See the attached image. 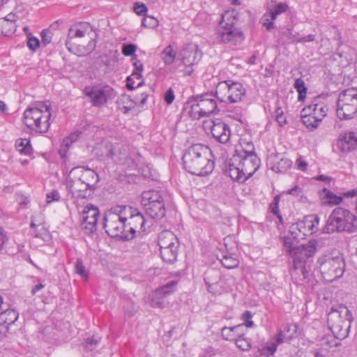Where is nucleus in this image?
<instances>
[{"label": "nucleus", "instance_id": "f257e3e1", "mask_svg": "<svg viewBox=\"0 0 357 357\" xmlns=\"http://www.w3.org/2000/svg\"><path fill=\"white\" fill-rule=\"evenodd\" d=\"M260 160L254 151H237L225 171L233 181L244 182L259 169Z\"/></svg>", "mask_w": 357, "mask_h": 357}, {"label": "nucleus", "instance_id": "f03ea898", "mask_svg": "<svg viewBox=\"0 0 357 357\" xmlns=\"http://www.w3.org/2000/svg\"><path fill=\"white\" fill-rule=\"evenodd\" d=\"M51 105L49 102H38L27 108L24 112V123L31 130L45 133L48 131L50 123Z\"/></svg>", "mask_w": 357, "mask_h": 357}, {"label": "nucleus", "instance_id": "7ed1b4c3", "mask_svg": "<svg viewBox=\"0 0 357 357\" xmlns=\"http://www.w3.org/2000/svg\"><path fill=\"white\" fill-rule=\"evenodd\" d=\"M127 207L126 206H116L108 211L104 216V228L106 233L112 238H119L124 240L132 238L127 231L126 221L127 218Z\"/></svg>", "mask_w": 357, "mask_h": 357}, {"label": "nucleus", "instance_id": "20e7f679", "mask_svg": "<svg viewBox=\"0 0 357 357\" xmlns=\"http://www.w3.org/2000/svg\"><path fill=\"white\" fill-rule=\"evenodd\" d=\"M357 231V217L349 210L342 207H337L330 214L324 232L354 233Z\"/></svg>", "mask_w": 357, "mask_h": 357}, {"label": "nucleus", "instance_id": "39448f33", "mask_svg": "<svg viewBox=\"0 0 357 357\" xmlns=\"http://www.w3.org/2000/svg\"><path fill=\"white\" fill-rule=\"evenodd\" d=\"M237 13L234 10L225 11L217 28L218 40L224 43L236 45L243 40V33L236 26L238 21Z\"/></svg>", "mask_w": 357, "mask_h": 357}, {"label": "nucleus", "instance_id": "423d86ee", "mask_svg": "<svg viewBox=\"0 0 357 357\" xmlns=\"http://www.w3.org/2000/svg\"><path fill=\"white\" fill-rule=\"evenodd\" d=\"M353 317L351 311L346 306H340L338 309L332 308L328 315L327 324L338 340H344L349 335Z\"/></svg>", "mask_w": 357, "mask_h": 357}, {"label": "nucleus", "instance_id": "0eeeda50", "mask_svg": "<svg viewBox=\"0 0 357 357\" xmlns=\"http://www.w3.org/2000/svg\"><path fill=\"white\" fill-rule=\"evenodd\" d=\"M210 85L216 86L217 98L223 102H238L245 97L246 90L240 82L225 80L217 82L215 79L209 81Z\"/></svg>", "mask_w": 357, "mask_h": 357}, {"label": "nucleus", "instance_id": "6e6552de", "mask_svg": "<svg viewBox=\"0 0 357 357\" xmlns=\"http://www.w3.org/2000/svg\"><path fill=\"white\" fill-rule=\"evenodd\" d=\"M319 268L323 278L332 282L342 277L345 262L342 255H326L319 259Z\"/></svg>", "mask_w": 357, "mask_h": 357}, {"label": "nucleus", "instance_id": "1a4fd4ad", "mask_svg": "<svg viewBox=\"0 0 357 357\" xmlns=\"http://www.w3.org/2000/svg\"><path fill=\"white\" fill-rule=\"evenodd\" d=\"M336 112L340 119L349 120L357 116V89L349 88L339 94Z\"/></svg>", "mask_w": 357, "mask_h": 357}, {"label": "nucleus", "instance_id": "9d476101", "mask_svg": "<svg viewBox=\"0 0 357 357\" xmlns=\"http://www.w3.org/2000/svg\"><path fill=\"white\" fill-rule=\"evenodd\" d=\"M158 241L162 260L168 264L175 262L180 245L177 236L169 230H164L159 234Z\"/></svg>", "mask_w": 357, "mask_h": 357}, {"label": "nucleus", "instance_id": "9b49d317", "mask_svg": "<svg viewBox=\"0 0 357 357\" xmlns=\"http://www.w3.org/2000/svg\"><path fill=\"white\" fill-rule=\"evenodd\" d=\"M317 251V241H310L306 244L298 245L294 248L289 255L292 259L293 268L294 270L301 269L302 274L305 278L306 266L310 262V259L314 255Z\"/></svg>", "mask_w": 357, "mask_h": 357}, {"label": "nucleus", "instance_id": "f8f14e48", "mask_svg": "<svg viewBox=\"0 0 357 357\" xmlns=\"http://www.w3.org/2000/svg\"><path fill=\"white\" fill-rule=\"evenodd\" d=\"M319 220L317 215L305 216L290 227L289 233L294 238H303V236L312 234L318 231Z\"/></svg>", "mask_w": 357, "mask_h": 357}, {"label": "nucleus", "instance_id": "ddd939ff", "mask_svg": "<svg viewBox=\"0 0 357 357\" xmlns=\"http://www.w3.org/2000/svg\"><path fill=\"white\" fill-rule=\"evenodd\" d=\"M84 93L89 98L92 105L97 107H102L115 96L114 89L109 86H86Z\"/></svg>", "mask_w": 357, "mask_h": 357}, {"label": "nucleus", "instance_id": "4468645a", "mask_svg": "<svg viewBox=\"0 0 357 357\" xmlns=\"http://www.w3.org/2000/svg\"><path fill=\"white\" fill-rule=\"evenodd\" d=\"M202 128L208 132L210 130L212 136L216 141L222 144L229 142L231 135V130L227 124L222 121L217 123L204 121L202 122Z\"/></svg>", "mask_w": 357, "mask_h": 357}, {"label": "nucleus", "instance_id": "2eb2a0df", "mask_svg": "<svg viewBox=\"0 0 357 357\" xmlns=\"http://www.w3.org/2000/svg\"><path fill=\"white\" fill-rule=\"evenodd\" d=\"M292 331V326L287 324L280 329L278 333L273 337L272 341L267 342L266 344L263 347L264 352H266L267 355H273L277 350L278 346L282 343L288 342L294 337V333L295 329Z\"/></svg>", "mask_w": 357, "mask_h": 357}, {"label": "nucleus", "instance_id": "dca6fc26", "mask_svg": "<svg viewBox=\"0 0 357 357\" xmlns=\"http://www.w3.org/2000/svg\"><path fill=\"white\" fill-rule=\"evenodd\" d=\"M199 144H195L190 147L188 152L183 157L185 169L190 174L201 176Z\"/></svg>", "mask_w": 357, "mask_h": 357}, {"label": "nucleus", "instance_id": "f3484780", "mask_svg": "<svg viewBox=\"0 0 357 357\" xmlns=\"http://www.w3.org/2000/svg\"><path fill=\"white\" fill-rule=\"evenodd\" d=\"M30 233L36 243H45L50 240V232L45 226L42 214L33 215L30 225Z\"/></svg>", "mask_w": 357, "mask_h": 357}, {"label": "nucleus", "instance_id": "a211bd4d", "mask_svg": "<svg viewBox=\"0 0 357 357\" xmlns=\"http://www.w3.org/2000/svg\"><path fill=\"white\" fill-rule=\"evenodd\" d=\"M70 176H75L93 191L96 189L97 183L99 181V176L94 170L84 167L73 168L70 171Z\"/></svg>", "mask_w": 357, "mask_h": 357}, {"label": "nucleus", "instance_id": "6ab92c4d", "mask_svg": "<svg viewBox=\"0 0 357 357\" xmlns=\"http://www.w3.org/2000/svg\"><path fill=\"white\" fill-rule=\"evenodd\" d=\"M127 212L130 213L129 222L127 225L128 234L132 235L133 238L136 232H146V224L147 221L142 213L132 207H127Z\"/></svg>", "mask_w": 357, "mask_h": 357}, {"label": "nucleus", "instance_id": "aec40b11", "mask_svg": "<svg viewBox=\"0 0 357 357\" xmlns=\"http://www.w3.org/2000/svg\"><path fill=\"white\" fill-rule=\"evenodd\" d=\"M66 188L73 198L85 199L93 192L75 176H70V173L66 178Z\"/></svg>", "mask_w": 357, "mask_h": 357}, {"label": "nucleus", "instance_id": "412c9836", "mask_svg": "<svg viewBox=\"0 0 357 357\" xmlns=\"http://www.w3.org/2000/svg\"><path fill=\"white\" fill-rule=\"evenodd\" d=\"M99 216L98 208L92 205L84 207L82 214L81 226L86 234L93 232L96 229V224Z\"/></svg>", "mask_w": 357, "mask_h": 357}, {"label": "nucleus", "instance_id": "4be33fe9", "mask_svg": "<svg viewBox=\"0 0 357 357\" xmlns=\"http://www.w3.org/2000/svg\"><path fill=\"white\" fill-rule=\"evenodd\" d=\"M337 147L342 153H348L357 149V132L348 131L340 135Z\"/></svg>", "mask_w": 357, "mask_h": 357}, {"label": "nucleus", "instance_id": "5701e85b", "mask_svg": "<svg viewBox=\"0 0 357 357\" xmlns=\"http://www.w3.org/2000/svg\"><path fill=\"white\" fill-rule=\"evenodd\" d=\"M177 283L176 280H171L166 284L157 289L152 295V305L158 307L161 306L162 299L175 290Z\"/></svg>", "mask_w": 357, "mask_h": 357}, {"label": "nucleus", "instance_id": "b1692460", "mask_svg": "<svg viewBox=\"0 0 357 357\" xmlns=\"http://www.w3.org/2000/svg\"><path fill=\"white\" fill-rule=\"evenodd\" d=\"M204 278L205 284L207 290L213 295L220 294V285L218 283L219 273L215 270H208L205 273Z\"/></svg>", "mask_w": 357, "mask_h": 357}, {"label": "nucleus", "instance_id": "393cba45", "mask_svg": "<svg viewBox=\"0 0 357 357\" xmlns=\"http://www.w3.org/2000/svg\"><path fill=\"white\" fill-rule=\"evenodd\" d=\"M304 112L312 113L318 121H322L328 112V107L324 102L314 100L312 104L304 107Z\"/></svg>", "mask_w": 357, "mask_h": 357}, {"label": "nucleus", "instance_id": "a878e982", "mask_svg": "<svg viewBox=\"0 0 357 357\" xmlns=\"http://www.w3.org/2000/svg\"><path fill=\"white\" fill-rule=\"evenodd\" d=\"M146 214L153 219L160 220L166 213V208L164 202H158L153 204L144 206Z\"/></svg>", "mask_w": 357, "mask_h": 357}, {"label": "nucleus", "instance_id": "bb28decb", "mask_svg": "<svg viewBox=\"0 0 357 357\" xmlns=\"http://www.w3.org/2000/svg\"><path fill=\"white\" fill-rule=\"evenodd\" d=\"M202 154L204 155L206 162L202 167V176H204L213 172L215 168V158L208 146H204L202 145Z\"/></svg>", "mask_w": 357, "mask_h": 357}, {"label": "nucleus", "instance_id": "cd10ccee", "mask_svg": "<svg viewBox=\"0 0 357 357\" xmlns=\"http://www.w3.org/2000/svg\"><path fill=\"white\" fill-rule=\"evenodd\" d=\"M18 319V313L14 310H7L0 314V325L5 326L9 333L10 327Z\"/></svg>", "mask_w": 357, "mask_h": 357}, {"label": "nucleus", "instance_id": "c85d7f7f", "mask_svg": "<svg viewBox=\"0 0 357 357\" xmlns=\"http://www.w3.org/2000/svg\"><path fill=\"white\" fill-rule=\"evenodd\" d=\"M159 202H164L163 198L159 191L149 190L143 192L142 194L141 203L143 206L153 204Z\"/></svg>", "mask_w": 357, "mask_h": 357}, {"label": "nucleus", "instance_id": "c756f323", "mask_svg": "<svg viewBox=\"0 0 357 357\" xmlns=\"http://www.w3.org/2000/svg\"><path fill=\"white\" fill-rule=\"evenodd\" d=\"M301 116L303 123L310 129L317 128L321 122V121H318L314 116L312 115V113L304 112V108L301 112Z\"/></svg>", "mask_w": 357, "mask_h": 357}, {"label": "nucleus", "instance_id": "7c9ffc66", "mask_svg": "<svg viewBox=\"0 0 357 357\" xmlns=\"http://www.w3.org/2000/svg\"><path fill=\"white\" fill-rule=\"evenodd\" d=\"M85 30L77 29L76 27H70L66 41V46L70 52L73 51L71 40L74 38H82L85 36Z\"/></svg>", "mask_w": 357, "mask_h": 357}, {"label": "nucleus", "instance_id": "2f4dec72", "mask_svg": "<svg viewBox=\"0 0 357 357\" xmlns=\"http://www.w3.org/2000/svg\"><path fill=\"white\" fill-rule=\"evenodd\" d=\"M218 111V105L215 99H204L202 94V116L209 115Z\"/></svg>", "mask_w": 357, "mask_h": 357}, {"label": "nucleus", "instance_id": "473e14b6", "mask_svg": "<svg viewBox=\"0 0 357 357\" xmlns=\"http://www.w3.org/2000/svg\"><path fill=\"white\" fill-rule=\"evenodd\" d=\"M176 52L171 45L167 46L161 53L162 61L166 65L172 64L176 57Z\"/></svg>", "mask_w": 357, "mask_h": 357}, {"label": "nucleus", "instance_id": "72a5a7b5", "mask_svg": "<svg viewBox=\"0 0 357 357\" xmlns=\"http://www.w3.org/2000/svg\"><path fill=\"white\" fill-rule=\"evenodd\" d=\"M189 105L188 114L193 119L199 120L201 118V106L197 100H192L188 102Z\"/></svg>", "mask_w": 357, "mask_h": 357}, {"label": "nucleus", "instance_id": "f704fd0d", "mask_svg": "<svg viewBox=\"0 0 357 357\" xmlns=\"http://www.w3.org/2000/svg\"><path fill=\"white\" fill-rule=\"evenodd\" d=\"M220 260L222 265L227 269L235 268L239 264L238 260L229 254L223 255Z\"/></svg>", "mask_w": 357, "mask_h": 357}, {"label": "nucleus", "instance_id": "c9c22d12", "mask_svg": "<svg viewBox=\"0 0 357 357\" xmlns=\"http://www.w3.org/2000/svg\"><path fill=\"white\" fill-rule=\"evenodd\" d=\"M16 148L20 153L25 155L30 154L32 150L30 141L27 139L17 140L16 142Z\"/></svg>", "mask_w": 357, "mask_h": 357}, {"label": "nucleus", "instance_id": "e433bc0d", "mask_svg": "<svg viewBox=\"0 0 357 357\" xmlns=\"http://www.w3.org/2000/svg\"><path fill=\"white\" fill-rule=\"evenodd\" d=\"M294 88L298 93V100L299 101H303L305 99L307 93V88L305 86L304 80L301 78L296 79L294 82Z\"/></svg>", "mask_w": 357, "mask_h": 357}, {"label": "nucleus", "instance_id": "4c0bfd02", "mask_svg": "<svg viewBox=\"0 0 357 357\" xmlns=\"http://www.w3.org/2000/svg\"><path fill=\"white\" fill-rule=\"evenodd\" d=\"M298 238H294L291 236V233H290L289 236H284L283 238V245H284L286 252L289 254V255H290L291 252L294 248H296V247L298 245H297V242H296V240H298Z\"/></svg>", "mask_w": 357, "mask_h": 357}, {"label": "nucleus", "instance_id": "58836bf2", "mask_svg": "<svg viewBox=\"0 0 357 357\" xmlns=\"http://www.w3.org/2000/svg\"><path fill=\"white\" fill-rule=\"evenodd\" d=\"M117 103L119 107H123L124 109V113L128 112L131 108H133L135 105L130 96L127 95L121 96V97L118 100Z\"/></svg>", "mask_w": 357, "mask_h": 357}, {"label": "nucleus", "instance_id": "ea45409f", "mask_svg": "<svg viewBox=\"0 0 357 357\" xmlns=\"http://www.w3.org/2000/svg\"><path fill=\"white\" fill-rule=\"evenodd\" d=\"M323 192L325 193V197L328 199V202L330 204L337 205L341 203L342 200V196L336 195L326 188H324Z\"/></svg>", "mask_w": 357, "mask_h": 357}, {"label": "nucleus", "instance_id": "a19ab883", "mask_svg": "<svg viewBox=\"0 0 357 357\" xmlns=\"http://www.w3.org/2000/svg\"><path fill=\"white\" fill-rule=\"evenodd\" d=\"M241 326V325H238L234 327H224L222 328L221 331L222 336L227 340H231L234 339V333Z\"/></svg>", "mask_w": 357, "mask_h": 357}, {"label": "nucleus", "instance_id": "79ce46f5", "mask_svg": "<svg viewBox=\"0 0 357 357\" xmlns=\"http://www.w3.org/2000/svg\"><path fill=\"white\" fill-rule=\"evenodd\" d=\"M75 273L79 275L82 278H88V272L84 265L83 260L81 258H77L75 264Z\"/></svg>", "mask_w": 357, "mask_h": 357}, {"label": "nucleus", "instance_id": "37998d69", "mask_svg": "<svg viewBox=\"0 0 357 357\" xmlns=\"http://www.w3.org/2000/svg\"><path fill=\"white\" fill-rule=\"evenodd\" d=\"M288 6L284 3H280L269 12L271 20L276 19L277 16L287 10Z\"/></svg>", "mask_w": 357, "mask_h": 357}, {"label": "nucleus", "instance_id": "c03bdc74", "mask_svg": "<svg viewBox=\"0 0 357 357\" xmlns=\"http://www.w3.org/2000/svg\"><path fill=\"white\" fill-rule=\"evenodd\" d=\"M40 40L31 33H27V47L32 52H35L40 46Z\"/></svg>", "mask_w": 357, "mask_h": 357}, {"label": "nucleus", "instance_id": "a18cd8bd", "mask_svg": "<svg viewBox=\"0 0 357 357\" xmlns=\"http://www.w3.org/2000/svg\"><path fill=\"white\" fill-rule=\"evenodd\" d=\"M291 161L288 158H282L277 165L273 167L274 170H278L280 172H284L291 166Z\"/></svg>", "mask_w": 357, "mask_h": 357}, {"label": "nucleus", "instance_id": "49530a36", "mask_svg": "<svg viewBox=\"0 0 357 357\" xmlns=\"http://www.w3.org/2000/svg\"><path fill=\"white\" fill-rule=\"evenodd\" d=\"M236 346L243 351H248L251 347L250 340L245 339L243 335H239L236 339Z\"/></svg>", "mask_w": 357, "mask_h": 357}, {"label": "nucleus", "instance_id": "de8ad7c7", "mask_svg": "<svg viewBox=\"0 0 357 357\" xmlns=\"http://www.w3.org/2000/svg\"><path fill=\"white\" fill-rule=\"evenodd\" d=\"M100 340V337L95 335H93L91 338H87L83 344L84 349L89 351L93 350L99 343Z\"/></svg>", "mask_w": 357, "mask_h": 357}, {"label": "nucleus", "instance_id": "09e8293b", "mask_svg": "<svg viewBox=\"0 0 357 357\" xmlns=\"http://www.w3.org/2000/svg\"><path fill=\"white\" fill-rule=\"evenodd\" d=\"M287 193L293 196L300 197V201L306 202L307 197L303 196V191L298 185H295L294 188L288 190Z\"/></svg>", "mask_w": 357, "mask_h": 357}, {"label": "nucleus", "instance_id": "8fccbe9b", "mask_svg": "<svg viewBox=\"0 0 357 357\" xmlns=\"http://www.w3.org/2000/svg\"><path fill=\"white\" fill-rule=\"evenodd\" d=\"M52 33L50 29H44L40 33L41 44L45 47L49 45L52 39Z\"/></svg>", "mask_w": 357, "mask_h": 357}, {"label": "nucleus", "instance_id": "3c124183", "mask_svg": "<svg viewBox=\"0 0 357 357\" xmlns=\"http://www.w3.org/2000/svg\"><path fill=\"white\" fill-rule=\"evenodd\" d=\"M136 49L137 47L134 44H123L122 47V53L126 56L134 55V57L135 58L136 56L135 55V52Z\"/></svg>", "mask_w": 357, "mask_h": 357}, {"label": "nucleus", "instance_id": "603ef678", "mask_svg": "<svg viewBox=\"0 0 357 357\" xmlns=\"http://www.w3.org/2000/svg\"><path fill=\"white\" fill-rule=\"evenodd\" d=\"M134 70L132 73V76L137 79L142 78L141 73L143 70V65L139 61H135L133 63Z\"/></svg>", "mask_w": 357, "mask_h": 357}, {"label": "nucleus", "instance_id": "864d4df0", "mask_svg": "<svg viewBox=\"0 0 357 357\" xmlns=\"http://www.w3.org/2000/svg\"><path fill=\"white\" fill-rule=\"evenodd\" d=\"M134 12L138 15H144L148 11L146 6L140 2H136L133 6Z\"/></svg>", "mask_w": 357, "mask_h": 357}, {"label": "nucleus", "instance_id": "5fc2aeb1", "mask_svg": "<svg viewBox=\"0 0 357 357\" xmlns=\"http://www.w3.org/2000/svg\"><path fill=\"white\" fill-rule=\"evenodd\" d=\"M252 314L250 311H245L243 315L242 319L244 321V325L246 327L251 328L253 326L254 323L252 321Z\"/></svg>", "mask_w": 357, "mask_h": 357}, {"label": "nucleus", "instance_id": "6e6d98bb", "mask_svg": "<svg viewBox=\"0 0 357 357\" xmlns=\"http://www.w3.org/2000/svg\"><path fill=\"white\" fill-rule=\"evenodd\" d=\"M262 21H263V25L266 27V29L268 31H271V29H273L274 28V23L273 22V20H271L270 15H269V13H266L263 16Z\"/></svg>", "mask_w": 357, "mask_h": 357}, {"label": "nucleus", "instance_id": "4d7b16f0", "mask_svg": "<svg viewBox=\"0 0 357 357\" xmlns=\"http://www.w3.org/2000/svg\"><path fill=\"white\" fill-rule=\"evenodd\" d=\"M3 21H6L10 23V32L12 33L13 30H15V22L16 21V17L15 14L9 13L8 15H6L4 18L1 19Z\"/></svg>", "mask_w": 357, "mask_h": 357}, {"label": "nucleus", "instance_id": "13d9d810", "mask_svg": "<svg viewBox=\"0 0 357 357\" xmlns=\"http://www.w3.org/2000/svg\"><path fill=\"white\" fill-rule=\"evenodd\" d=\"M46 198H47V202L50 203L54 201L59 200L60 195L57 190H53L51 192L47 194Z\"/></svg>", "mask_w": 357, "mask_h": 357}, {"label": "nucleus", "instance_id": "bf43d9fd", "mask_svg": "<svg viewBox=\"0 0 357 357\" xmlns=\"http://www.w3.org/2000/svg\"><path fill=\"white\" fill-rule=\"evenodd\" d=\"M315 40V35L309 34L304 37H301L298 39L294 40L296 43H304L307 42H313Z\"/></svg>", "mask_w": 357, "mask_h": 357}, {"label": "nucleus", "instance_id": "052dcab7", "mask_svg": "<svg viewBox=\"0 0 357 357\" xmlns=\"http://www.w3.org/2000/svg\"><path fill=\"white\" fill-rule=\"evenodd\" d=\"M174 99V92H173V91L171 89H169L165 93V100L166 101L167 103L170 104V103H172L173 102Z\"/></svg>", "mask_w": 357, "mask_h": 357}, {"label": "nucleus", "instance_id": "680f3d73", "mask_svg": "<svg viewBox=\"0 0 357 357\" xmlns=\"http://www.w3.org/2000/svg\"><path fill=\"white\" fill-rule=\"evenodd\" d=\"M7 240L8 238L5 234L4 230L2 228H0V250L3 248V245Z\"/></svg>", "mask_w": 357, "mask_h": 357}, {"label": "nucleus", "instance_id": "e2e57ef3", "mask_svg": "<svg viewBox=\"0 0 357 357\" xmlns=\"http://www.w3.org/2000/svg\"><path fill=\"white\" fill-rule=\"evenodd\" d=\"M188 53V52L184 51L183 56L182 57V62L186 66H191L192 64L193 60L195 59V56L194 55L192 56V59H190V58H188L187 56H186V54Z\"/></svg>", "mask_w": 357, "mask_h": 357}, {"label": "nucleus", "instance_id": "0e129e2a", "mask_svg": "<svg viewBox=\"0 0 357 357\" xmlns=\"http://www.w3.org/2000/svg\"><path fill=\"white\" fill-rule=\"evenodd\" d=\"M284 36H287L289 40H290V43H296L295 41H294V40L295 39H298V38H297L291 31L290 29H288L286 31L283 32L282 33Z\"/></svg>", "mask_w": 357, "mask_h": 357}, {"label": "nucleus", "instance_id": "69168bd1", "mask_svg": "<svg viewBox=\"0 0 357 357\" xmlns=\"http://www.w3.org/2000/svg\"><path fill=\"white\" fill-rule=\"evenodd\" d=\"M343 197H354L357 196V189H352L349 191H347L345 192H343L342 194Z\"/></svg>", "mask_w": 357, "mask_h": 357}, {"label": "nucleus", "instance_id": "338daca9", "mask_svg": "<svg viewBox=\"0 0 357 357\" xmlns=\"http://www.w3.org/2000/svg\"><path fill=\"white\" fill-rule=\"evenodd\" d=\"M133 79H135V78L133 77L132 76V75L127 77L126 86H127L128 89H129V90H133L135 88L134 86Z\"/></svg>", "mask_w": 357, "mask_h": 357}, {"label": "nucleus", "instance_id": "774afa93", "mask_svg": "<svg viewBox=\"0 0 357 357\" xmlns=\"http://www.w3.org/2000/svg\"><path fill=\"white\" fill-rule=\"evenodd\" d=\"M190 214L195 219H199V212L197 211V207L192 204L190 206Z\"/></svg>", "mask_w": 357, "mask_h": 357}]
</instances>
